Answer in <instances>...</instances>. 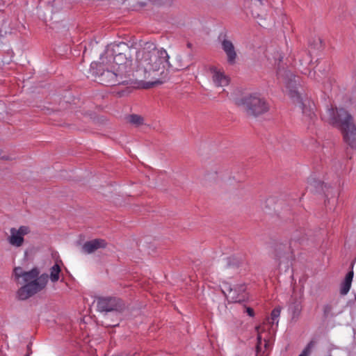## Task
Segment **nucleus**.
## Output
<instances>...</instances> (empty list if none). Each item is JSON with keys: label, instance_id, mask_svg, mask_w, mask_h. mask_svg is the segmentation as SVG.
I'll use <instances>...</instances> for the list:
<instances>
[{"label": "nucleus", "instance_id": "nucleus-37", "mask_svg": "<svg viewBox=\"0 0 356 356\" xmlns=\"http://www.w3.org/2000/svg\"><path fill=\"white\" fill-rule=\"evenodd\" d=\"M187 47L191 49L193 47V44L191 42H188L186 44Z\"/></svg>", "mask_w": 356, "mask_h": 356}, {"label": "nucleus", "instance_id": "nucleus-23", "mask_svg": "<svg viewBox=\"0 0 356 356\" xmlns=\"http://www.w3.org/2000/svg\"><path fill=\"white\" fill-rule=\"evenodd\" d=\"M60 272L61 268L60 265L58 263H56L50 268V275L49 276V278L52 282H56L59 280Z\"/></svg>", "mask_w": 356, "mask_h": 356}, {"label": "nucleus", "instance_id": "nucleus-26", "mask_svg": "<svg viewBox=\"0 0 356 356\" xmlns=\"http://www.w3.org/2000/svg\"><path fill=\"white\" fill-rule=\"evenodd\" d=\"M241 264V260L236 257L233 256L227 258V266L229 267H238Z\"/></svg>", "mask_w": 356, "mask_h": 356}, {"label": "nucleus", "instance_id": "nucleus-19", "mask_svg": "<svg viewBox=\"0 0 356 356\" xmlns=\"http://www.w3.org/2000/svg\"><path fill=\"white\" fill-rule=\"evenodd\" d=\"M353 275H354V273H353V270H350L346 275L345 278L341 284L340 293L341 295H346L348 293V292L349 291L350 286H351Z\"/></svg>", "mask_w": 356, "mask_h": 356}, {"label": "nucleus", "instance_id": "nucleus-9", "mask_svg": "<svg viewBox=\"0 0 356 356\" xmlns=\"http://www.w3.org/2000/svg\"><path fill=\"white\" fill-rule=\"evenodd\" d=\"M244 5L250 10L252 15L260 26L267 28L270 24V20H268L263 0H245Z\"/></svg>", "mask_w": 356, "mask_h": 356}, {"label": "nucleus", "instance_id": "nucleus-24", "mask_svg": "<svg viewBox=\"0 0 356 356\" xmlns=\"http://www.w3.org/2000/svg\"><path fill=\"white\" fill-rule=\"evenodd\" d=\"M259 328H260L259 326H257L255 327L256 330L258 332L257 343V346H256V356H262L263 353H264V352L262 353V349H261L262 338L261 336V333L259 332Z\"/></svg>", "mask_w": 356, "mask_h": 356}, {"label": "nucleus", "instance_id": "nucleus-16", "mask_svg": "<svg viewBox=\"0 0 356 356\" xmlns=\"http://www.w3.org/2000/svg\"><path fill=\"white\" fill-rule=\"evenodd\" d=\"M222 48L227 55L228 63L234 65L236 63L237 54L232 42L229 40L224 39L222 41Z\"/></svg>", "mask_w": 356, "mask_h": 356}, {"label": "nucleus", "instance_id": "nucleus-3", "mask_svg": "<svg viewBox=\"0 0 356 356\" xmlns=\"http://www.w3.org/2000/svg\"><path fill=\"white\" fill-rule=\"evenodd\" d=\"M96 299L97 309L104 314L106 326H118L120 314L126 308L124 302L116 296H98Z\"/></svg>", "mask_w": 356, "mask_h": 356}, {"label": "nucleus", "instance_id": "nucleus-28", "mask_svg": "<svg viewBox=\"0 0 356 356\" xmlns=\"http://www.w3.org/2000/svg\"><path fill=\"white\" fill-rule=\"evenodd\" d=\"M281 309L280 307H275L271 312V318L274 321L280 314Z\"/></svg>", "mask_w": 356, "mask_h": 356}, {"label": "nucleus", "instance_id": "nucleus-42", "mask_svg": "<svg viewBox=\"0 0 356 356\" xmlns=\"http://www.w3.org/2000/svg\"><path fill=\"white\" fill-rule=\"evenodd\" d=\"M282 196H283V195H281V200H285V199L284 198V197H282Z\"/></svg>", "mask_w": 356, "mask_h": 356}, {"label": "nucleus", "instance_id": "nucleus-4", "mask_svg": "<svg viewBox=\"0 0 356 356\" xmlns=\"http://www.w3.org/2000/svg\"><path fill=\"white\" fill-rule=\"evenodd\" d=\"M329 123L339 127L344 141L351 147L356 148V126L352 115L344 108H329Z\"/></svg>", "mask_w": 356, "mask_h": 356}, {"label": "nucleus", "instance_id": "nucleus-8", "mask_svg": "<svg viewBox=\"0 0 356 356\" xmlns=\"http://www.w3.org/2000/svg\"><path fill=\"white\" fill-rule=\"evenodd\" d=\"M307 189L309 190L311 192L323 193L325 197V204L326 206L330 204L332 199L336 201L339 195V193L334 191L331 186L325 184L324 182L313 177H310L308 179V186Z\"/></svg>", "mask_w": 356, "mask_h": 356}, {"label": "nucleus", "instance_id": "nucleus-18", "mask_svg": "<svg viewBox=\"0 0 356 356\" xmlns=\"http://www.w3.org/2000/svg\"><path fill=\"white\" fill-rule=\"evenodd\" d=\"M289 309L292 314V319L298 318L302 310L300 299L296 297H292Z\"/></svg>", "mask_w": 356, "mask_h": 356}, {"label": "nucleus", "instance_id": "nucleus-29", "mask_svg": "<svg viewBox=\"0 0 356 356\" xmlns=\"http://www.w3.org/2000/svg\"><path fill=\"white\" fill-rule=\"evenodd\" d=\"M177 65V64H181L183 65L182 62H181V56L180 55H177V58H176V60H173V63H171V65ZM184 66H186V67L184 69H186L188 68V67L189 66L188 65H186V64H184Z\"/></svg>", "mask_w": 356, "mask_h": 356}, {"label": "nucleus", "instance_id": "nucleus-14", "mask_svg": "<svg viewBox=\"0 0 356 356\" xmlns=\"http://www.w3.org/2000/svg\"><path fill=\"white\" fill-rule=\"evenodd\" d=\"M136 47L134 45H128L125 42H119V43H111L106 47V51L111 52V56H115L118 54H120L122 52L125 54H129L130 52L131 49Z\"/></svg>", "mask_w": 356, "mask_h": 356}, {"label": "nucleus", "instance_id": "nucleus-43", "mask_svg": "<svg viewBox=\"0 0 356 356\" xmlns=\"http://www.w3.org/2000/svg\"><path fill=\"white\" fill-rule=\"evenodd\" d=\"M86 51H87V49L86 48V49H85V51H84L83 54H85L86 53Z\"/></svg>", "mask_w": 356, "mask_h": 356}, {"label": "nucleus", "instance_id": "nucleus-38", "mask_svg": "<svg viewBox=\"0 0 356 356\" xmlns=\"http://www.w3.org/2000/svg\"><path fill=\"white\" fill-rule=\"evenodd\" d=\"M188 57H189L190 60H191L193 58V54L191 53L188 54Z\"/></svg>", "mask_w": 356, "mask_h": 356}, {"label": "nucleus", "instance_id": "nucleus-5", "mask_svg": "<svg viewBox=\"0 0 356 356\" xmlns=\"http://www.w3.org/2000/svg\"><path fill=\"white\" fill-rule=\"evenodd\" d=\"M39 275L40 270L36 267L22 274V281L25 284L17 292L19 300H25L45 288L49 275L47 273Z\"/></svg>", "mask_w": 356, "mask_h": 356}, {"label": "nucleus", "instance_id": "nucleus-34", "mask_svg": "<svg viewBox=\"0 0 356 356\" xmlns=\"http://www.w3.org/2000/svg\"><path fill=\"white\" fill-rule=\"evenodd\" d=\"M220 307H221V309H222V310H224V311H225V309H226V305H225V304L224 302H222V303L221 304V305H220H220H218V310H219L220 312Z\"/></svg>", "mask_w": 356, "mask_h": 356}, {"label": "nucleus", "instance_id": "nucleus-12", "mask_svg": "<svg viewBox=\"0 0 356 356\" xmlns=\"http://www.w3.org/2000/svg\"><path fill=\"white\" fill-rule=\"evenodd\" d=\"M10 236L8 238L9 243L16 247H20L24 243V236L30 233L31 229L28 226H20L18 229L11 228Z\"/></svg>", "mask_w": 356, "mask_h": 356}, {"label": "nucleus", "instance_id": "nucleus-15", "mask_svg": "<svg viewBox=\"0 0 356 356\" xmlns=\"http://www.w3.org/2000/svg\"><path fill=\"white\" fill-rule=\"evenodd\" d=\"M139 52V49L136 47H134L131 49L130 52L129 54H125L122 52L120 54H118L113 56V62L115 64H131L132 65V58L134 56H136V60H137V54Z\"/></svg>", "mask_w": 356, "mask_h": 356}, {"label": "nucleus", "instance_id": "nucleus-44", "mask_svg": "<svg viewBox=\"0 0 356 356\" xmlns=\"http://www.w3.org/2000/svg\"><path fill=\"white\" fill-rule=\"evenodd\" d=\"M123 92V91H121V92H120V95L122 96Z\"/></svg>", "mask_w": 356, "mask_h": 356}, {"label": "nucleus", "instance_id": "nucleus-22", "mask_svg": "<svg viewBox=\"0 0 356 356\" xmlns=\"http://www.w3.org/2000/svg\"><path fill=\"white\" fill-rule=\"evenodd\" d=\"M126 120L128 122L136 127H139L144 124V118L137 114L128 115L126 116Z\"/></svg>", "mask_w": 356, "mask_h": 356}, {"label": "nucleus", "instance_id": "nucleus-39", "mask_svg": "<svg viewBox=\"0 0 356 356\" xmlns=\"http://www.w3.org/2000/svg\"><path fill=\"white\" fill-rule=\"evenodd\" d=\"M29 250H26L25 251V257H27V255H28V254H29Z\"/></svg>", "mask_w": 356, "mask_h": 356}, {"label": "nucleus", "instance_id": "nucleus-41", "mask_svg": "<svg viewBox=\"0 0 356 356\" xmlns=\"http://www.w3.org/2000/svg\"><path fill=\"white\" fill-rule=\"evenodd\" d=\"M282 58H283L282 57L279 58L280 62H281L282 60Z\"/></svg>", "mask_w": 356, "mask_h": 356}, {"label": "nucleus", "instance_id": "nucleus-20", "mask_svg": "<svg viewBox=\"0 0 356 356\" xmlns=\"http://www.w3.org/2000/svg\"><path fill=\"white\" fill-rule=\"evenodd\" d=\"M308 234L305 233V229L296 230L292 234L291 238V245L292 243H298L299 244H303L306 241L308 240Z\"/></svg>", "mask_w": 356, "mask_h": 356}, {"label": "nucleus", "instance_id": "nucleus-30", "mask_svg": "<svg viewBox=\"0 0 356 356\" xmlns=\"http://www.w3.org/2000/svg\"><path fill=\"white\" fill-rule=\"evenodd\" d=\"M245 312L250 316L253 317L254 316V312L252 308L249 307H245Z\"/></svg>", "mask_w": 356, "mask_h": 356}, {"label": "nucleus", "instance_id": "nucleus-10", "mask_svg": "<svg viewBox=\"0 0 356 356\" xmlns=\"http://www.w3.org/2000/svg\"><path fill=\"white\" fill-rule=\"evenodd\" d=\"M113 68L117 76L118 85H131L137 81L135 76V79L131 78L132 72L131 64H114Z\"/></svg>", "mask_w": 356, "mask_h": 356}, {"label": "nucleus", "instance_id": "nucleus-7", "mask_svg": "<svg viewBox=\"0 0 356 356\" xmlns=\"http://www.w3.org/2000/svg\"><path fill=\"white\" fill-rule=\"evenodd\" d=\"M90 73L95 80L106 86L118 85V79L113 68L109 70L103 63L92 62L90 65Z\"/></svg>", "mask_w": 356, "mask_h": 356}, {"label": "nucleus", "instance_id": "nucleus-1", "mask_svg": "<svg viewBox=\"0 0 356 356\" xmlns=\"http://www.w3.org/2000/svg\"><path fill=\"white\" fill-rule=\"evenodd\" d=\"M170 56L164 49H158L153 47L150 49L143 48L137 54V69L136 80L140 82L143 88H150L163 83L162 78L165 74V63L168 68L175 70H184V65H171Z\"/></svg>", "mask_w": 356, "mask_h": 356}, {"label": "nucleus", "instance_id": "nucleus-33", "mask_svg": "<svg viewBox=\"0 0 356 356\" xmlns=\"http://www.w3.org/2000/svg\"><path fill=\"white\" fill-rule=\"evenodd\" d=\"M0 159H2V160H6V161H10V160H12L13 159L8 156V155H1L0 154Z\"/></svg>", "mask_w": 356, "mask_h": 356}, {"label": "nucleus", "instance_id": "nucleus-17", "mask_svg": "<svg viewBox=\"0 0 356 356\" xmlns=\"http://www.w3.org/2000/svg\"><path fill=\"white\" fill-rule=\"evenodd\" d=\"M209 70L213 74V81L216 86L222 87L228 84V79L227 76L223 73L219 72L216 67L212 66Z\"/></svg>", "mask_w": 356, "mask_h": 356}, {"label": "nucleus", "instance_id": "nucleus-11", "mask_svg": "<svg viewBox=\"0 0 356 356\" xmlns=\"http://www.w3.org/2000/svg\"><path fill=\"white\" fill-rule=\"evenodd\" d=\"M275 259L279 261V266L284 265V268L289 267V263L293 258V253L291 243H277L275 247Z\"/></svg>", "mask_w": 356, "mask_h": 356}, {"label": "nucleus", "instance_id": "nucleus-32", "mask_svg": "<svg viewBox=\"0 0 356 356\" xmlns=\"http://www.w3.org/2000/svg\"><path fill=\"white\" fill-rule=\"evenodd\" d=\"M315 343H316V341H314V340H312V341H310L308 343V344L307 345V346H306V347H307V348H308L309 349H311V350H312V348L314 346Z\"/></svg>", "mask_w": 356, "mask_h": 356}, {"label": "nucleus", "instance_id": "nucleus-36", "mask_svg": "<svg viewBox=\"0 0 356 356\" xmlns=\"http://www.w3.org/2000/svg\"><path fill=\"white\" fill-rule=\"evenodd\" d=\"M264 348L266 350L268 348L269 343L268 341L266 339H264Z\"/></svg>", "mask_w": 356, "mask_h": 356}, {"label": "nucleus", "instance_id": "nucleus-6", "mask_svg": "<svg viewBox=\"0 0 356 356\" xmlns=\"http://www.w3.org/2000/svg\"><path fill=\"white\" fill-rule=\"evenodd\" d=\"M236 104L241 106L248 116L258 117L269 111V104L260 95L250 94L236 100Z\"/></svg>", "mask_w": 356, "mask_h": 356}, {"label": "nucleus", "instance_id": "nucleus-35", "mask_svg": "<svg viewBox=\"0 0 356 356\" xmlns=\"http://www.w3.org/2000/svg\"><path fill=\"white\" fill-rule=\"evenodd\" d=\"M315 42V44L316 46H318V45H321V43H322V40H321V38H317L316 40L314 41Z\"/></svg>", "mask_w": 356, "mask_h": 356}, {"label": "nucleus", "instance_id": "nucleus-40", "mask_svg": "<svg viewBox=\"0 0 356 356\" xmlns=\"http://www.w3.org/2000/svg\"><path fill=\"white\" fill-rule=\"evenodd\" d=\"M316 68L318 69V70H321V67H320V66L316 65Z\"/></svg>", "mask_w": 356, "mask_h": 356}, {"label": "nucleus", "instance_id": "nucleus-46", "mask_svg": "<svg viewBox=\"0 0 356 356\" xmlns=\"http://www.w3.org/2000/svg\"><path fill=\"white\" fill-rule=\"evenodd\" d=\"M299 356H302V355H299Z\"/></svg>", "mask_w": 356, "mask_h": 356}, {"label": "nucleus", "instance_id": "nucleus-21", "mask_svg": "<svg viewBox=\"0 0 356 356\" xmlns=\"http://www.w3.org/2000/svg\"><path fill=\"white\" fill-rule=\"evenodd\" d=\"M236 291H233L232 289H229V293L227 295V294H225L227 299L228 300L229 302H238V303H241L242 302H243L245 300V296L244 295H241V296H239V295H237V296H235L234 295V293H235ZM224 293H225L224 291H222Z\"/></svg>", "mask_w": 356, "mask_h": 356}, {"label": "nucleus", "instance_id": "nucleus-31", "mask_svg": "<svg viewBox=\"0 0 356 356\" xmlns=\"http://www.w3.org/2000/svg\"><path fill=\"white\" fill-rule=\"evenodd\" d=\"M311 352H312L311 349H309L308 348L305 347L300 355L309 356L310 355Z\"/></svg>", "mask_w": 356, "mask_h": 356}, {"label": "nucleus", "instance_id": "nucleus-25", "mask_svg": "<svg viewBox=\"0 0 356 356\" xmlns=\"http://www.w3.org/2000/svg\"><path fill=\"white\" fill-rule=\"evenodd\" d=\"M333 307L331 305L327 304L323 307V317L327 318L330 317H334L337 316L336 314L332 312Z\"/></svg>", "mask_w": 356, "mask_h": 356}, {"label": "nucleus", "instance_id": "nucleus-45", "mask_svg": "<svg viewBox=\"0 0 356 356\" xmlns=\"http://www.w3.org/2000/svg\"><path fill=\"white\" fill-rule=\"evenodd\" d=\"M27 348H28V350H30L29 345L27 346Z\"/></svg>", "mask_w": 356, "mask_h": 356}, {"label": "nucleus", "instance_id": "nucleus-27", "mask_svg": "<svg viewBox=\"0 0 356 356\" xmlns=\"http://www.w3.org/2000/svg\"><path fill=\"white\" fill-rule=\"evenodd\" d=\"M25 273V270L22 267H16L14 268V274L17 279L19 277L22 278V274Z\"/></svg>", "mask_w": 356, "mask_h": 356}, {"label": "nucleus", "instance_id": "nucleus-13", "mask_svg": "<svg viewBox=\"0 0 356 356\" xmlns=\"http://www.w3.org/2000/svg\"><path fill=\"white\" fill-rule=\"evenodd\" d=\"M107 242L104 239L95 238L86 241L81 247V251L85 254L94 253L99 249L106 248Z\"/></svg>", "mask_w": 356, "mask_h": 356}, {"label": "nucleus", "instance_id": "nucleus-2", "mask_svg": "<svg viewBox=\"0 0 356 356\" xmlns=\"http://www.w3.org/2000/svg\"><path fill=\"white\" fill-rule=\"evenodd\" d=\"M277 79H282L289 89V95L294 102H298L302 109L305 120L309 124L314 123L316 119L315 113L316 106L310 99H303L301 97L300 88V77L296 76L291 70L281 68L280 66L277 71Z\"/></svg>", "mask_w": 356, "mask_h": 356}]
</instances>
